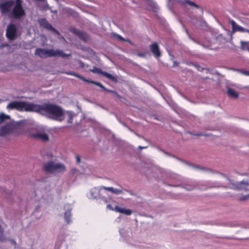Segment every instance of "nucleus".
I'll use <instances>...</instances> for the list:
<instances>
[{
    "mask_svg": "<svg viewBox=\"0 0 249 249\" xmlns=\"http://www.w3.org/2000/svg\"><path fill=\"white\" fill-rule=\"evenodd\" d=\"M35 112L48 115L50 118L61 122L64 120V112L59 106L54 104H36Z\"/></svg>",
    "mask_w": 249,
    "mask_h": 249,
    "instance_id": "f257e3e1",
    "label": "nucleus"
},
{
    "mask_svg": "<svg viewBox=\"0 0 249 249\" xmlns=\"http://www.w3.org/2000/svg\"><path fill=\"white\" fill-rule=\"evenodd\" d=\"M36 104L24 101H13L9 103L7 108L19 111L35 112Z\"/></svg>",
    "mask_w": 249,
    "mask_h": 249,
    "instance_id": "f03ea898",
    "label": "nucleus"
},
{
    "mask_svg": "<svg viewBox=\"0 0 249 249\" xmlns=\"http://www.w3.org/2000/svg\"><path fill=\"white\" fill-rule=\"evenodd\" d=\"M35 54L41 58H47L55 56H60L63 57L70 56L71 54H67L61 50H54L53 49L47 50L37 48L36 50Z\"/></svg>",
    "mask_w": 249,
    "mask_h": 249,
    "instance_id": "7ed1b4c3",
    "label": "nucleus"
},
{
    "mask_svg": "<svg viewBox=\"0 0 249 249\" xmlns=\"http://www.w3.org/2000/svg\"><path fill=\"white\" fill-rule=\"evenodd\" d=\"M22 0H15L14 7L9 14V17L15 19H20L25 16L26 12L22 6Z\"/></svg>",
    "mask_w": 249,
    "mask_h": 249,
    "instance_id": "20e7f679",
    "label": "nucleus"
},
{
    "mask_svg": "<svg viewBox=\"0 0 249 249\" xmlns=\"http://www.w3.org/2000/svg\"><path fill=\"white\" fill-rule=\"evenodd\" d=\"M43 169L48 173H59L63 172L65 170V167L62 163L50 161L43 164Z\"/></svg>",
    "mask_w": 249,
    "mask_h": 249,
    "instance_id": "39448f33",
    "label": "nucleus"
},
{
    "mask_svg": "<svg viewBox=\"0 0 249 249\" xmlns=\"http://www.w3.org/2000/svg\"><path fill=\"white\" fill-rule=\"evenodd\" d=\"M15 0H9L0 4V10L2 14L10 13Z\"/></svg>",
    "mask_w": 249,
    "mask_h": 249,
    "instance_id": "423d86ee",
    "label": "nucleus"
},
{
    "mask_svg": "<svg viewBox=\"0 0 249 249\" xmlns=\"http://www.w3.org/2000/svg\"><path fill=\"white\" fill-rule=\"evenodd\" d=\"M17 27L14 24L10 23L7 27L6 36L9 40H14L16 37Z\"/></svg>",
    "mask_w": 249,
    "mask_h": 249,
    "instance_id": "0eeeda50",
    "label": "nucleus"
},
{
    "mask_svg": "<svg viewBox=\"0 0 249 249\" xmlns=\"http://www.w3.org/2000/svg\"><path fill=\"white\" fill-rule=\"evenodd\" d=\"M29 136L30 138L34 140H40L44 142L48 141L49 140V137L45 133H29Z\"/></svg>",
    "mask_w": 249,
    "mask_h": 249,
    "instance_id": "6e6552de",
    "label": "nucleus"
},
{
    "mask_svg": "<svg viewBox=\"0 0 249 249\" xmlns=\"http://www.w3.org/2000/svg\"><path fill=\"white\" fill-rule=\"evenodd\" d=\"M38 23L40 26L48 30L53 31L57 34H59L58 32L50 24L45 18H41L38 20Z\"/></svg>",
    "mask_w": 249,
    "mask_h": 249,
    "instance_id": "1a4fd4ad",
    "label": "nucleus"
},
{
    "mask_svg": "<svg viewBox=\"0 0 249 249\" xmlns=\"http://www.w3.org/2000/svg\"><path fill=\"white\" fill-rule=\"evenodd\" d=\"M231 25L232 29L233 31L236 32H247L249 33V30L247 29H245L243 27L239 26L232 19H230L229 21Z\"/></svg>",
    "mask_w": 249,
    "mask_h": 249,
    "instance_id": "9d476101",
    "label": "nucleus"
},
{
    "mask_svg": "<svg viewBox=\"0 0 249 249\" xmlns=\"http://www.w3.org/2000/svg\"><path fill=\"white\" fill-rule=\"evenodd\" d=\"M150 49L156 57L159 58L160 56L161 53L159 45L157 43H152L150 46Z\"/></svg>",
    "mask_w": 249,
    "mask_h": 249,
    "instance_id": "9b49d317",
    "label": "nucleus"
},
{
    "mask_svg": "<svg viewBox=\"0 0 249 249\" xmlns=\"http://www.w3.org/2000/svg\"><path fill=\"white\" fill-rule=\"evenodd\" d=\"M249 185V184L248 182H245L243 181L239 182L236 183L235 184H234L232 188L235 190H241L243 189L246 191H248V189L247 187Z\"/></svg>",
    "mask_w": 249,
    "mask_h": 249,
    "instance_id": "f8f14e48",
    "label": "nucleus"
},
{
    "mask_svg": "<svg viewBox=\"0 0 249 249\" xmlns=\"http://www.w3.org/2000/svg\"><path fill=\"white\" fill-rule=\"evenodd\" d=\"M102 190L110 191L112 193L116 194V195H118V194L123 193V191L122 190L114 189L113 187H108L101 186L99 187L98 191H99V192H100Z\"/></svg>",
    "mask_w": 249,
    "mask_h": 249,
    "instance_id": "ddd939ff",
    "label": "nucleus"
},
{
    "mask_svg": "<svg viewBox=\"0 0 249 249\" xmlns=\"http://www.w3.org/2000/svg\"><path fill=\"white\" fill-rule=\"evenodd\" d=\"M115 211L126 215H130L132 213L131 210L122 208L118 206L115 207Z\"/></svg>",
    "mask_w": 249,
    "mask_h": 249,
    "instance_id": "4468645a",
    "label": "nucleus"
},
{
    "mask_svg": "<svg viewBox=\"0 0 249 249\" xmlns=\"http://www.w3.org/2000/svg\"><path fill=\"white\" fill-rule=\"evenodd\" d=\"M10 131V126L9 124L5 125L0 129V136L6 135Z\"/></svg>",
    "mask_w": 249,
    "mask_h": 249,
    "instance_id": "2eb2a0df",
    "label": "nucleus"
},
{
    "mask_svg": "<svg viewBox=\"0 0 249 249\" xmlns=\"http://www.w3.org/2000/svg\"><path fill=\"white\" fill-rule=\"evenodd\" d=\"M227 93L228 95L232 98H236L238 96V93L232 89H229L227 91Z\"/></svg>",
    "mask_w": 249,
    "mask_h": 249,
    "instance_id": "dca6fc26",
    "label": "nucleus"
},
{
    "mask_svg": "<svg viewBox=\"0 0 249 249\" xmlns=\"http://www.w3.org/2000/svg\"><path fill=\"white\" fill-rule=\"evenodd\" d=\"M102 75L105 76L106 77H107V78H108V79L110 80L113 82H117V78L109 73L103 71V72Z\"/></svg>",
    "mask_w": 249,
    "mask_h": 249,
    "instance_id": "f3484780",
    "label": "nucleus"
},
{
    "mask_svg": "<svg viewBox=\"0 0 249 249\" xmlns=\"http://www.w3.org/2000/svg\"><path fill=\"white\" fill-rule=\"evenodd\" d=\"M241 49L243 51L249 52V42L241 41Z\"/></svg>",
    "mask_w": 249,
    "mask_h": 249,
    "instance_id": "a211bd4d",
    "label": "nucleus"
},
{
    "mask_svg": "<svg viewBox=\"0 0 249 249\" xmlns=\"http://www.w3.org/2000/svg\"><path fill=\"white\" fill-rule=\"evenodd\" d=\"M66 73L68 75H73V76L82 80L83 81L85 80V78L83 76H82L80 74H78L77 73H76L73 71L66 72Z\"/></svg>",
    "mask_w": 249,
    "mask_h": 249,
    "instance_id": "6ab92c4d",
    "label": "nucleus"
},
{
    "mask_svg": "<svg viewBox=\"0 0 249 249\" xmlns=\"http://www.w3.org/2000/svg\"><path fill=\"white\" fill-rule=\"evenodd\" d=\"M89 71L92 72L93 73H97L99 74H102L103 72V71L96 66H94L92 69H90Z\"/></svg>",
    "mask_w": 249,
    "mask_h": 249,
    "instance_id": "aec40b11",
    "label": "nucleus"
},
{
    "mask_svg": "<svg viewBox=\"0 0 249 249\" xmlns=\"http://www.w3.org/2000/svg\"><path fill=\"white\" fill-rule=\"evenodd\" d=\"M65 219L67 223H69L71 221V213L70 211H67L64 213Z\"/></svg>",
    "mask_w": 249,
    "mask_h": 249,
    "instance_id": "412c9836",
    "label": "nucleus"
},
{
    "mask_svg": "<svg viewBox=\"0 0 249 249\" xmlns=\"http://www.w3.org/2000/svg\"><path fill=\"white\" fill-rule=\"evenodd\" d=\"M183 3L184 4H188L189 5H190L191 6H194V7L196 8H199V6L198 5L196 4L195 2L191 1H190L189 0H185L184 1V2H183Z\"/></svg>",
    "mask_w": 249,
    "mask_h": 249,
    "instance_id": "4be33fe9",
    "label": "nucleus"
},
{
    "mask_svg": "<svg viewBox=\"0 0 249 249\" xmlns=\"http://www.w3.org/2000/svg\"><path fill=\"white\" fill-rule=\"evenodd\" d=\"M8 118H9V116L6 115L3 113L0 114V123H1L4 120H5L6 119H8Z\"/></svg>",
    "mask_w": 249,
    "mask_h": 249,
    "instance_id": "5701e85b",
    "label": "nucleus"
},
{
    "mask_svg": "<svg viewBox=\"0 0 249 249\" xmlns=\"http://www.w3.org/2000/svg\"><path fill=\"white\" fill-rule=\"evenodd\" d=\"M79 36L81 37L84 41H86L87 38V35L83 32H80L79 34Z\"/></svg>",
    "mask_w": 249,
    "mask_h": 249,
    "instance_id": "b1692460",
    "label": "nucleus"
},
{
    "mask_svg": "<svg viewBox=\"0 0 249 249\" xmlns=\"http://www.w3.org/2000/svg\"><path fill=\"white\" fill-rule=\"evenodd\" d=\"M104 90L107 91V92H110V93H113L116 96H117L118 98H121V96L120 95H119L116 92H115V91H113V90H110V89H108L107 88H105V89H104Z\"/></svg>",
    "mask_w": 249,
    "mask_h": 249,
    "instance_id": "393cba45",
    "label": "nucleus"
},
{
    "mask_svg": "<svg viewBox=\"0 0 249 249\" xmlns=\"http://www.w3.org/2000/svg\"><path fill=\"white\" fill-rule=\"evenodd\" d=\"M83 81H85V82L89 83H92V84H95V85H96L97 86H98V84H99V83L98 82H95V81H91V80H87L86 78H85V80H83Z\"/></svg>",
    "mask_w": 249,
    "mask_h": 249,
    "instance_id": "a878e982",
    "label": "nucleus"
},
{
    "mask_svg": "<svg viewBox=\"0 0 249 249\" xmlns=\"http://www.w3.org/2000/svg\"><path fill=\"white\" fill-rule=\"evenodd\" d=\"M115 36L119 40L123 41H127L128 42V40L124 39L123 37H122L121 36L118 35H115Z\"/></svg>",
    "mask_w": 249,
    "mask_h": 249,
    "instance_id": "bb28decb",
    "label": "nucleus"
},
{
    "mask_svg": "<svg viewBox=\"0 0 249 249\" xmlns=\"http://www.w3.org/2000/svg\"><path fill=\"white\" fill-rule=\"evenodd\" d=\"M249 198V195L247 196H244L239 198L240 200H245Z\"/></svg>",
    "mask_w": 249,
    "mask_h": 249,
    "instance_id": "cd10ccee",
    "label": "nucleus"
},
{
    "mask_svg": "<svg viewBox=\"0 0 249 249\" xmlns=\"http://www.w3.org/2000/svg\"><path fill=\"white\" fill-rule=\"evenodd\" d=\"M76 162L77 163H80V157L79 156H78V155H76Z\"/></svg>",
    "mask_w": 249,
    "mask_h": 249,
    "instance_id": "c85d7f7f",
    "label": "nucleus"
},
{
    "mask_svg": "<svg viewBox=\"0 0 249 249\" xmlns=\"http://www.w3.org/2000/svg\"><path fill=\"white\" fill-rule=\"evenodd\" d=\"M107 207L110 210H115V208H113L110 204H107Z\"/></svg>",
    "mask_w": 249,
    "mask_h": 249,
    "instance_id": "c756f323",
    "label": "nucleus"
},
{
    "mask_svg": "<svg viewBox=\"0 0 249 249\" xmlns=\"http://www.w3.org/2000/svg\"><path fill=\"white\" fill-rule=\"evenodd\" d=\"M242 73L246 75L249 76V71H243Z\"/></svg>",
    "mask_w": 249,
    "mask_h": 249,
    "instance_id": "7c9ffc66",
    "label": "nucleus"
},
{
    "mask_svg": "<svg viewBox=\"0 0 249 249\" xmlns=\"http://www.w3.org/2000/svg\"><path fill=\"white\" fill-rule=\"evenodd\" d=\"M98 86L101 87L102 89H105V87H104L103 85L102 84H101L100 83H99V84H98Z\"/></svg>",
    "mask_w": 249,
    "mask_h": 249,
    "instance_id": "2f4dec72",
    "label": "nucleus"
},
{
    "mask_svg": "<svg viewBox=\"0 0 249 249\" xmlns=\"http://www.w3.org/2000/svg\"><path fill=\"white\" fill-rule=\"evenodd\" d=\"M138 55L140 56H142V57H143L144 56V55L143 53H139Z\"/></svg>",
    "mask_w": 249,
    "mask_h": 249,
    "instance_id": "473e14b6",
    "label": "nucleus"
},
{
    "mask_svg": "<svg viewBox=\"0 0 249 249\" xmlns=\"http://www.w3.org/2000/svg\"><path fill=\"white\" fill-rule=\"evenodd\" d=\"M146 148V147H142V146H139V148L140 149H143V148Z\"/></svg>",
    "mask_w": 249,
    "mask_h": 249,
    "instance_id": "72a5a7b5",
    "label": "nucleus"
}]
</instances>
